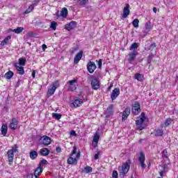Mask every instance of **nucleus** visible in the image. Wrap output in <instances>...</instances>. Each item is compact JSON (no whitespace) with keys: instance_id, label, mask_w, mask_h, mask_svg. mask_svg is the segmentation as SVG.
Here are the masks:
<instances>
[{"instance_id":"obj_18","label":"nucleus","mask_w":178,"mask_h":178,"mask_svg":"<svg viewBox=\"0 0 178 178\" xmlns=\"http://www.w3.org/2000/svg\"><path fill=\"white\" fill-rule=\"evenodd\" d=\"M81 58H83V51H80L74 56V65H77V63H79V62H80V60H81Z\"/></svg>"},{"instance_id":"obj_54","label":"nucleus","mask_w":178,"mask_h":178,"mask_svg":"<svg viewBox=\"0 0 178 178\" xmlns=\"http://www.w3.org/2000/svg\"><path fill=\"white\" fill-rule=\"evenodd\" d=\"M113 87V83H111L108 88V91H111V88Z\"/></svg>"},{"instance_id":"obj_11","label":"nucleus","mask_w":178,"mask_h":178,"mask_svg":"<svg viewBox=\"0 0 178 178\" xmlns=\"http://www.w3.org/2000/svg\"><path fill=\"white\" fill-rule=\"evenodd\" d=\"M131 112V110L130 109V107H127L124 111L122 112V121L124 122V120H127V118L129 116H130V113Z\"/></svg>"},{"instance_id":"obj_22","label":"nucleus","mask_w":178,"mask_h":178,"mask_svg":"<svg viewBox=\"0 0 178 178\" xmlns=\"http://www.w3.org/2000/svg\"><path fill=\"white\" fill-rule=\"evenodd\" d=\"M49 149L47 147H43L40 150V154L41 156H48V155H49Z\"/></svg>"},{"instance_id":"obj_27","label":"nucleus","mask_w":178,"mask_h":178,"mask_svg":"<svg viewBox=\"0 0 178 178\" xmlns=\"http://www.w3.org/2000/svg\"><path fill=\"white\" fill-rule=\"evenodd\" d=\"M135 79L138 81H140V83H143V81H144V80H145L144 74L137 73V74H135Z\"/></svg>"},{"instance_id":"obj_28","label":"nucleus","mask_w":178,"mask_h":178,"mask_svg":"<svg viewBox=\"0 0 178 178\" xmlns=\"http://www.w3.org/2000/svg\"><path fill=\"white\" fill-rule=\"evenodd\" d=\"M13 76H15V73L10 70L4 74V78L6 79V80H10Z\"/></svg>"},{"instance_id":"obj_49","label":"nucleus","mask_w":178,"mask_h":178,"mask_svg":"<svg viewBox=\"0 0 178 178\" xmlns=\"http://www.w3.org/2000/svg\"><path fill=\"white\" fill-rule=\"evenodd\" d=\"M98 67H99V69H102V59H99L98 60Z\"/></svg>"},{"instance_id":"obj_53","label":"nucleus","mask_w":178,"mask_h":178,"mask_svg":"<svg viewBox=\"0 0 178 178\" xmlns=\"http://www.w3.org/2000/svg\"><path fill=\"white\" fill-rule=\"evenodd\" d=\"M163 173H165V168L164 170H161L159 172V175L161 176V177H163Z\"/></svg>"},{"instance_id":"obj_59","label":"nucleus","mask_w":178,"mask_h":178,"mask_svg":"<svg viewBox=\"0 0 178 178\" xmlns=\"http://www.w3.org/2000/svg\"><path fill=\"white\" fill-rule=\"evenodd\" d=\"M28 35H29V37H31V35H33V33H28Z\"/></svg>"},{"instance_id":"obj_35","label":"nucleus","mask_w":178,"mask_h":178,"mask_svg":"<svg viewBox=\"0 0 178 178\" xmlns=\"http://www.w3.org/2000/svg\"><path fill=\"white\" fill-rule=\"evenodd\" d=\"M23 30H24V28L20 26L17 27L15 29H13V33H15V34H20V33L23 32Z\"/></svg>"},{"instance_id":"obj_14","label":"nucleus","mask_w":178,"mask_h":178,"mask_svg":"<svg viewBox=\"0 0 178 178\" xmlns=\"http://www.w3.org/2000/svg\"><path fill=\"white\" fill-rule=\"evenodd\" d=\"M17 124H19L17 119H16V118H12L10 122V129H11V130H16L17 129Z\"/></svg>"},{"instance_id":"obj_33","label":"nucleus","mask_w":178,"mask_h":178,"mask_svg":"<svg viewBox=\"0 0 178 178\" xmlns=\"http://www.w3.org/2000/svg\"><path fill=\"white\" fill-rule=\"evenodd\" d=\"M34 10V8L33 6H29L28 8L24 12V15H29V13L33 12Z\"/></svg>"},{"instance_id":"obj_31","label":"nucleus","mask_w":178,"mask_h":178,"mask_svg":"<svg viewBox=\"0 0 178 178\" xmlns=\"http://www.w3.org/2000/svg\"><path fill=\"white\" fill-rule=\"evenodd\" d=\"M155 56H156V53H151L148 56H147V63L149 65V63H151V62H152V58H155Z\"/></svg>"},{"instance_id":"obj_44","label":"nucleus","mask_w":178,"mask_h":178,"mask_svg":"<svg viewBox=\"0 0 178 178\" xmlns=\"http://www.w3.org/2000/svg\"><path fill=\"white\" fill-rule=\"evenodd\" d=\"M163 158H165V159H169V154H168V149H165L164 151H163Z\"/></svg>"},{"instance_id":"obj_39","label":"nucleus","mask_w":178,"mask_h":178,"mask_svg":"<svg viewBox=\"0 0 178 178\" xmlns=\"http://www.w3.org/2000/svg\"><path fill=\"white\" fill-rule=\"evenodd\" d=\"M145 29L147 31H151L152 26L151 25V21H149L145 23Z\"/></svg>"},{"instance_id":"obj_23","label":"nucleus","mask_w":178,"mask_h":178,"mask_svg":"<svg viewBox=\"0 0 178 178\" xmlns=\"http://www.w3.org/2000/svg\"><path fill=\"white\" fill-rule=\"evenodd\" d=\"M44 170V168L40 167V165L38 166V168L35 170L34 176L35 178H38L40 177V175L42 173Z\"/></svg>"},{"instance_id":"obj_9","label":"nucleus","mask_w":178,"mask_h":178,"mask_svg":"<svg viewBox=\"0 0 178 178\" xmlns=\"http://www.w3.org/2000/svg\"><path fill=\"white\" fill-rule=\"evenodd\" d=\"M77 79H72L68 81V88L70 91L74 92L77 90Z\"/></svg>"},{"instance_id":"obj_4","label":"nucleus","mask_w":178,"mask_h":178,"mask_svg":"<svg viewBox=\"0 0 178 178\" xmlns=\"http://www.w3.org/2000/svg\"><path fill=\"white\" fill-rule=\"evenodd\" d=\"M145 113H141L139 120H136V124L139 131H141V130H144V129H145V127H144V124H143L145 121Z\"/></svg>"},{"instance_id":"obj_29","label":"nucleus","mask_w":178,"mask_h":178,"mask_svg":"<svg viewBox=\"0 0 178 178\" xmlns=\"http://www.w3.org/2000/svg\"><path fill=\"white\" fill-rule=\"evenodd\" d=\"M154 134L156 136V137H162V136H163V129H155Z\"/></svg>"},{"instance_id":"obj_40","label":"nucleus","mask_w":178,"mask_h":178,"mask_svg":"<svg viewBox=\"0 0 178 178\" xmlns=\"http://www.w3.org/2000/svg\"><path fill=\"white\" fill-rule=\"evenodd\" d=\"M47 164H48V161L43 159L39 163L38 166H40V168H44V165H47Z\"/></svg>"},{"instance_id":"obj_47","label":"nucleus","mask_w":178,"mask_h":178,"mask_svg":"<svg viewBox=\"0 0 178 178\" xmlns=\"http://www.w3.org/2000/svg\"><path fill=\"white\" fill-rule=\"evenodd\" d=\"M119 176V174L118 173V171L113 170L112 173V177L113 178H118Z\"/></svg>"},{"instance_id":"obj_52","label":"nucleus","mask_w":178,"mask_h":178,"mask_svg":"<svg viewBox=\"0 0 178 178\" xmlns=\"http://www.w3.org/2000/svg\"><path fill=\"white\" fill-rule=\"evenodd\" d=\"M99 152H98L96 154H95V160L97 161V159H99Z\"/></svg>"},{"instance_id":"obj_46","label":"nucleus","mask_w":178,"mask_h":178,"mask_svg":"<svg viewBox=\"0 0 178 178\" xmlns=\"http://www.w3.org/2000/svg\"><path fill=\"white\" fill-rule=\"evenodd\" d=\"M79 5L81 6H84V5H87V2H88V0H79Z\"/></svg>"},{"instance_id":"obj_26","label":"nucleus","mask_w":178,"mask_h":178,"mask_svg":"<svg viewBox=\"0 0 178 178\" xmlns=\"http://www.w3.org/2000/svg\"><path fill=\"white\" fill-rule=\"evenodd\" d=\"M38 156V153L37 152V151L33 150L30 152L29 157L32 161H35V159H37Z\"/></svg>"},{"instance_id":"obj_5","label":"nucleus","mask_w":178,"mask_h":178,"mask_svg":"<svg viewBox=\"0 0 178 178\" xmlns=\"http://www.w3.org/2000/svg\"><path fill=\"white\" fill-rule=\"evenodd\" d=\"M39 143L40 145H42L43 147H48V145L52 143V139L48 136H40Z\"/></svg>"},{"instance_id":"obj_42","label":"nucleus","mask_w":178,"mask_h":178,"mask_svg":"<svg viewBox=\"0 0 178 178\" xmlns=\"http://www.w3.org/2000/svg\"><path fill=\"white\" fill-rule=\"evenodd\" d=\"M52 116L53 118H54V119H56V120H59L60 119L62 118V115L59 113H53Z\"/></svg>"},{"instance_id":"obj_30","label":"nucleus","mask_w":178,"mask_h":178,"mask_svg":"<svg viewBox=\"0 0 178 178\" xmlns=\"http://www.w3.org/2000/svg\"><path fill=\"white\" fill-rule=\"evenodd\" d=\"M10 38H12L11 35H8L6 38H4L3 40L1 42V47H5V45H7Z\"/></svg>"},{"instance_id":"obj_17","label":"nucleus","mask_w":178,"mask_h":178,"mask_svg":"<svg viewBox=\"0 0 178 178\" xmlns=\"http://www.w3.org/2000/svg\"><path fill=\"white\" fill-rule=\"evenodd\" d=\"M99 142V134H98V133H96L95 134V136H93V139L92 141L93 148H97V147H98Z\"/></svg>"},{"instance_id":"obj_34","label":"nucleus","mask_w":178,"mask_h":178,"mask_svg":"<svg viewBox=\"0 0 178 178\" xmlns=\"http://www.w3.org/2000/svg\"><path fill=\"white\" fill-rule=\"evenodd\" d=\"M18 62L20 66H26V62H27V60H26V58H19Z\"/></svg>"},{"instance_id":"obj_10","label":"nucleus","mask_w":178,"mask_h":178,"mask_svg":"<svg viewBox=\"0 0 178 178\" xmlns=\"http://www.w3.org/2000/svg\"><path fill=\"white\" fill-rule=\"evenodd\" d=\"M138 161L142 169L143 170L147 168V164H145V154H144V152H140Z\"/></svg>"},{"instance_id":"obj_20","label":"nucleus","mask_w":178,"mask_h":178,"mask_svg":"<svg viewBox=\"0 0 178 178\" xmlns=\"http://www.w3.org/2000/svg\"><path fill=\"white\" fill-rule=\"evenodd\" d=\"M14 66L17 72H18V74H20L21 76H23V74H24V67L19 66V65L16 63H14Z\"/></svg>"},{"instance_id":"obj_1","label":"nucleus","mask_w":178,"mask_h":178,"mask_svg":"<svg viewBox=\"0 0 178 178\" xmlns=\"http://www.w3.org/2000/svg\"><path fill=\"white\" fill-rule=\"evenodd\" d=\"M81 155V153L80 152H77V147L74 146L73 149L67 160L68 165H77V163H79V161H80Z\"/></svg>"},{"instance_id":"obj_50","label":"nucleus","mask_w":178,"mask_h":178,"mask_svg":"<svg viewBox=\"0 0 178 178\" xmlns=\"http://www.w3.org/2000/svg\"><path fill=\"white\" fill-rule=\"evenodd\" d=\"M56 152H57V154H60V152H62V148L60 147H57L56 148Z\"/></svg>"},{"instance_id":"obj_41","label":"nucleus","mask_w":178,"mask_h":178,"mask_svg":"<svg viewBox=\"0 0 178 178\" xmlns=\"http://www.w3.org/2000/svg\"><path fill=\"white\" fill-rule=\"evenodd\" d=\"M138 48V43L134 42L129 47V51H133V49H137Z\"/></svg>"},{"instance_id":"obj_32","label":"nucleus","mask_w":178,"mask_h":178,"mask_svg":"<svg viewBox=\"0 0 178 178\" xmlns=\"http://www.w3.org/2000/svg\"><path fill=\"white\" fill-rule=\"evenodd\" d=\"M92 172V168L90 165H87L82 170V173H91Z\"/></svg>"},{"instance_id":"obj_60","label":"nucleus","mask_w":178,"mask_h":178,"mask_svg":"<svg viewBox=\"0 0 178 178\" xmlns=\"http://www.w3.org/2000/svg\"><path fill=\"white\" fill-rule=\"evenodd\" d=\"M142 141H143V139H140V140H139V143H141Z\"/></svg>"},{"instance_id":"obj_45","label":"nucleus","mask_w":178,"mask_h":178,"mask_svg":"<svg viewBox=\"0 0 178 178\" xmlns=\"http://www.w3.org/2000/svg\"><path fill=\"white\" fill-rule=\"evenodd\" d=\"M156 43L153 42L150 44L149 50V51H154V49H156Z\"/></svg>"},{"instance_id":"obj_12","label":"nucleus","mask_w":178,"mask_h":178,"mask_svg":"<svg viewBox=\"0 0 178 178\" xmlns=\"http://www.w3.org/2000/svg\"><path fill=\"white\" fill-rule=\"evenodd\" d=\"M87 69L89 73L92 74V72L95 71V69H97V65H95V63L90 61L87 65Z\"/></svg>"},{"instance_id":"obj_38","label":"nucleus","mask_w":178,"mask_h":178,"mask_svg":"<svg viewBox=\"0 0 178 178\" xmlns=\"http://www.w3.org/2000/svg\"><path fill=\"white\" fill-rule=\"evenodd\" d=\"M56 27H58V23H56L55 21L51 22L50 24V29H52V30L55 31V30H56Z\"/></svg>"},{"instance_id":"obj_36","label":"nucleus","mask_w":178,"mask_h":178,"mask_svg":"<svg viewBox=\"0 0 178 178\" xmlns=\"http://www.w3.org/2000/svg\"><path fill=\"white\" fill-rule=\"evenodd\" d=\"M60 15L63 17H67V8H63L61 10Z\"/></svg>"},{"instance_id":"obj_16","label":"nucleus","mask_w":178,"mask_h":178,"mask_svg":"<svg viewBox=\"0 0 178 178\" xmlns=\"http://www.w3.org/2000/svg\"><path fill=\"white\" fill-rule=\"evenodd\" d=\"M76 26H77V22L74 21H72L71 22L65 25V30H67L68 31H71V30H74V29H76Z\"/></svg>"},{"instance_id":"obj_3","label":"nucleus","mask_w":178,"mask_h":178,"mask_svg":"<svg viewBox=\"0 0 178 178\" xmlns=\"http://www.w3.org/2000/svg\"><path fill=\"white\" fill-rule=\"evenodd\" d=\"M130 164H131V161L128 159L127 162L124 163L122 166L118 167V172L120 173V176L124 177V175H127L129 173V170H130Z\"/></svg>"},{"instance_id":"obj_48","label":"nucleus","mask_w":178,"mask_h":178,"mask_svg":"<svg viewBox=\"0 0 178 178\" xmlns=\"http://www.w3.org/2000/svg\"><path fill=\"white\" fill-rule=\"evenodd\" d=\"M40 1H41V0H34V1H33V3L31 4V5L33 6V8H34V6H38V3H40Z\"/></svg>"},{"instance_id":"obj_21","label":"nucleus","mask_w":178,"mask_h":178,"mask_svg":"<svg viewBox=\"0 0 178 178\" xmlns=\"http://www.w3.org/2000/svg\"><path fill=\"white\" fill-rule=\"evenodd\" d=\"M74 108H80L81 105H83V99H76L72 103Z\"/></svg>"},{"instance_id":"obj_56","label":"nucleus","mask_w":178,"mask_h":178,"mask_svg":"<svg viewBox=\"0 0 178 178\" xmlns=\"http://www.w3.org/2000/svg\"><path fill=\"white\" fill-rule=\"evenodd\" d=\"M71 136H77V134H76V131H71Z\"/></svg>"},{"instance_id":"obj_6","label":"nucleus","mask_w":178,"mask_h":178,"mask_svg":"<svg viewBox=\"0 0 178 178\" xmlns=\"http://www.w3.org/2000/svg\"><path fill=\"white\" fill-rule=\"evenodd\" d=\"M59 86V81H55L53 83L52 87L49 88L47 92V98H49V97H52L54 94H55V91H56V88H58Z\"/></svg>"},{"instance_id":"obj_57","label":"nucleus","mask_w":178,"mask_h":178,"mask_svg":"<svg viewBox=\"0 0 178 178\" xmlns=\"http://www.w3.org/2000/svg\"><path fill=\"white\" fill-rule=\"evenodd\" d=\"M153 12H154L155 13H156V12H157L156 7H154V8H153Z\"/></svg>"},{"instance_id":"obj_19","label":"nucleus","mask_w":178,"mask_h":178,"mask_svg":"<svg viewBox=\"0 0 178 178\" xmlns=\"http://www.w3.org/2000/svg\"><path fill=\"white\" fill-rule=\"evenodd\" d=\"M128 62H131L133 60H134L136 59V58H137V51H131L128 54Z\"/></svg>"},{"instance_id":"obj_37","label":"nucleus","mask_w":178,"mask_h":178,"mask_svg":"<svg viewBox=\"0 0 178 178\" xmlns=\"http://www.w3.org/2000/svg\"><path fill=\"white\" fill-rule=\"evenodd\" d=\"M139 23H140V21L138 20V19H134L132 22V24H133L134 27H135V29L138 28Z\"/></svg>"},{"instance_id":"obj_13","label":"nucleus","mask_w":178,"mask_h":178,"mask_svg":"<svg viewBox=\"0 0 178 178\" xmlns=\"http://www.w3.org/2000/svg\"><path fill=\"white\" fill-rule=\"evenodd\" d=\"M120 95V89H119V88H114V90H113V92L111 95V98L112 101H115V99L118 98V97H119Z\"/></svg>"},{"instance_id":"obj_24","label":"nucleus","mask_w":178,"mask_h":178,"mask_svg":"<svg viewBox=\"0 0 178 178\" xmlns=\"http://www.w3.org/2000/svg\"><path fill=\"white\" fill-rule=\"evenodd\" d=\"M106 116H112L113 115V104H111L106 111Z\"/></svg>"},{"instance_id":"obj_8","label":"nucleus","mask_w":178,"mask_h":178,"mask_svg":"<svg viewBox=\"0 0 178 178\" xmlns=\"http://www.w3.org/2000/svg\"><path fill=\"white\" fill-rule=\"evenodd\" d=\"M141 112V105L138 102H135L132 104V113L134 116H137V115H140Z\"/></svg>"},{"instance_id":"obj_25","label":"nucleus","mask_w":178,"mask_h":178,"mask_svg":"<svg viewBox=\"0 0 178 178\" xmlns=\"http://www.w3.org/2000/svg\"><path fill=\"white\" fill-rule=\"evenodd\" d=\"M1 131L2 136H3L4 137L6 136V134H8V125L3 124L1 125Z\"/></svg>"},{"instance_id":"obj_55","label":"nucleus","mask_w":178,"mask_h":178,"mask_svg":"<svg viewBox=\"0 0 178 178\" xmlns=\"http://www.w3.org/2000/svg\"><path fill=\"white\" fill-rule=\"evenodd\" d=\"M32 77H33V79H35V70H33V72H32Z\"/></svg>"},{"instance_id":"obj_2","label":"nucleus","mask_w":178,"mask_h":178,"mask_svg":"<svg viewBox=\"0 0 178 178\" xmlns=\"http://www.w3.org/2000/svg\"><path fill=\"white\" fill-rule=\"evenodd\" d=\"M19 146L17 145H14V146L12 147V149H9L7 152V158L8 160V165L10 166H12L13 165V161L15 159V153L18 152Z\"/></svg>"},{"instance_id":"obj_15","label":"nucleus","mask_w":178,"mask_h":178,"mask_svg":"<svg viewBox=\"0 0 178 178\" xmlns=\"http://www.w3.org/2000/svg\"><path fill=\"white\" fill-rule=\"evenodd\" d=\"M130 15V4L127 3L123 10V19H126Z\"/></svg>"},{"instance_id":"obj_43","label":"nucleus","mask_w":178,"mask_h":178,"mask_svg":"<svg viewBox=\"0 0 178 178\" xmlns=\"http://www.w3.org/2000/svg\"><path fill=\"white\" fill-rule=\"evenodd\" d=\"M172 122H173V119L172 118H167L165 122V126L168 127V126H170L172 124Z\"/></svg>"},{"instance_id":"obj_51","label":"nucleus","mask_w":178,"mask_h":178,"mask_svg":"<svg viewBox=\"0 0 178 178\" xmlns=\"http://www.w3.org/2000/svg\"><path fill=\"white\" fill-rule=\"evenodd\" d=\"M47 48H48V47H47V44H43L42 45V49L43 52H45V50L47 49Z\"/></svg>"},{"instance_id":"obj_58","label":"nucleus","mask_w":178,"mask_h":178,"mask_svg":"<svg viewBox=\"0 0 178 178\" xmlns=\"http://www.w3.org/2000/svg\"><path fill=\"white\" fill-rule=\"evenodd\" d=\"M8 32H9V33H12V32H13V29H8Z\"/></svg>"},{"instance_id":"obj_7","label":"nucleus","mask_w":178,"mask_h":178,"mask_svg":"<svg viewBox=\"0 0 178 178\" xmlns=\"http://www.w3.org/2000/svg\"><path fill=\"white\" fill-rule=\"evenodd\" d=\"M91 79V87L92 90L97 91V90H99L101 88V85H99V80L98 78L95 76H90Z\"/></svg>"}]
</instances>
